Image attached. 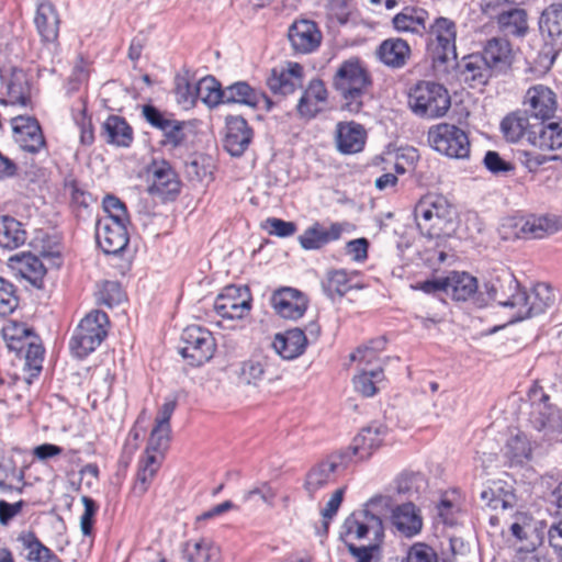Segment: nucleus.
<instances>
[{
    "instance_id": "nucleus-21",
    "label": "nucleus",
    "mask_w": 562,
    "mask_h": 562,
    "mask_svg": "<svg viewBox=\"0 0 562 562\" xmlns=\"http://www.w3.org/2000/svg\"><path fill=\"white\" fill-rule=\"evenodd\" d=\"M95 239L99 247L106 255H117L128 244L126 225L109 221H98L95 225Z\"/></svg>"
},
{
    "instance_id": "nucleus-23",
    "label": "nucleus",
    "mask_w": 562,
    "mask_h": 562,
    "mask_svg": "<svg viewBox=\"0 0 562 562\" xmlns=\"http://www.w3.org/2000/svg\"><path fill=\"white\" fill-rule=\"evenodd\" d=\"M391 524L401 536L406 538L420 533L424 525L420 509L413 501L396 505L392 509Z\"/></svg>"
},
{
    "instance_id": "nucleus-22",
    "label": "nucleus",
    "mask_w": 562,
    "mask_h": 562,
    "mask_svg": "<svg viewBox=\"0 0 562 562\" xmlns=\"http://www.w3.org/2000/svg\"><path fill=\"white\" fill-rule=\"evenodd\" d=\"M386 432L387 427L379 423H372L363 427L353 438L352 445L345 449L350 451V461L352 457H358L361 460L371 457L383 443Z\"/></svg>"
},
{
    "instance_id": "nucleus-57",
    "label": "nucleus",
    "mask_w": 562,
    "mask_h": 562,
    "mask_svg": "<svg viewBox=\"0 0 562 562\" xmlns=\"http://www.w3.org/2000/svg\"><path fill=\"white\" fill-rule=\"evenodd\" d=\"M170 434L171 427L155 425L150 432L144 456L156 454L157 452L166 450L170 441Z\"/></svg>"
},
{
    "instance_id": "nucleus-26",
    "label": "nucleus",
    "mask_w": 562,
    "mask_h": 562,
    "mask_svg": "<svg viewBox=\"0 0 562 562\" xmlns=\"http://www.w3.org/2000/svg\"><path fill=\"white\" fill-rule=\"evenodd\" d=\"M18 550L29 562H61V560L46 547L34 531H22L16 537Z\"/></svg>"
},
{
    "instance_id": "nucleus-30",
    "label": "nucleus",
    "mask_w": 562,
    "mask_h": 562,
    "mask_svg": "<svg viewBox=\"0 0 562 562\" xmlns=\"http://www.w3.org/2000/svg\"><path fill=\"white\" fill-rule=\"evenodd\" d=\"M327 101V89L323 80L315 78L308 82V86L302 93L296 105L297 112L302 117L313 119L323 109Z\"/></svg>"
},
{
    "instance_id": "nucleus-38",
    "label": "nucleus",
    "mask_w": 562,
    "mask_h": 562,
    "mask_svg": "<svg viewBox=\"0 0 562 562\" xmlns=\"http://www.w3.org/2000/svg\"><path fill=\"white\" fill-rule=\"evenodd\" d=\"M528 422L532 428L546 435L558 432L562 428L560 411L551 403L530 409Z\"/></svg>"
},
{
    "instance_id": "nucleus-13",
    "label": "nucleus",
    "mask_w": 562,
    "mask_h": 562,
    "mask_svg": "<svg viewBox=\"0 0 562 562\" xmlns=\"http://www.w3.org/2000/svg\"><path fill=\"white\" fill-rule=\"evenodd\" d=\"M13 139L19 147L30 154L46 148V140L38 121L34 116L16 115L10 120Z\"/></svg>"
},
{
    "instance_id": "nucleus-48",
    "label": "nucleus",
    "mask_w": 562,
    "mask_h": 562,
    "mask_svg": "<svg viewBox=\"0 0 562 562\" xmlns=\"http://www.w3.org/2000/svg\"><path fill=\"white\" fill-rule=\"evenodd\" d=\"M8 347L16 352H22L25 341L34 339L36 335L25 323L11 322L2 329Z\"/></svg>"
},
{
    "instance_id": "nucleus-14",
    "label": "nucleus",
    "mask_w": 562,
    "mask_h": 562,
    "mask_svg": "<svg viewBox=\"0 0 562 562\" xmlns=\"http://www.w3.org/2000/svg\"><path fill=\"white\" fill-rule=\"evenodd\" d=\"M479 54L498 77L509 74L515 61L513 45L504 37L488 38Z\"/></svg>"
},
{
    "instance_id": "nucleus-5",
    "label": "nucleus",
    "mask_w": 562,
    "mask_h": 562,
    "mask_svg": "<svg viewBox=\"0 0 562 562\" xmlns=\"http://www.w3.org/2000/svg\"><path fill=\"white\" fill-rule=\"evenodd\" d=\"M109 317L106 313L94 310L88 313L76 327L69 347L79 359L87 357L101 345L108 335Z\"/></svg>"
},
{
    "instance_id": "nucleus-46",
    "label": "nucleus",
    "mask_w": 562,
    "mask_h": 562,
    "mask_svg": "<svg viewBox=\"0 0 562 562\" xmlns=\"http://www.w3.org/2000/svg\"><path fill=\"white\" fill-rule=\"evenodd\" d=\"M182 558L187 562H217L220 549L206 539L188 541L183 546Z\"/></svg>"
},
{
    "instance_id": "nucleus-58",
    "label": "nucleus",
    "mask_w": 562,
    "mask_h": 562,
    "mask_svg": "<svg viewBox=\"0 0 562 562\" xmlns=\"http://www.w3.org/2000/svg\"><path fill=\"white\" fill-rule=\"evenodd\" d=\"M187 123L184 121H178L171 117L168 122V127H166V130H161L164 136L161 144L170 146L171 148L181 146L187 138L184 132Z\"/></svg>"
},
{
    "instance_id": "nucleus-59",
    "label": "nucleus",
    "mask_w": 562,
    "mask_h": 562,
    "mask_svg": "<svg viewBox=\"0 0 562 562\" xmlns=\"http://www.w3.org/2000/svg\"><path fill=\"white\" fill-rule=\"evenodd\" d=\"M424 477L419 473H404L396 481V493L407 497L409 501L414 495L419 494Z\"/></svg>"
},
{
    "instance_id": "nucleus-32",
    "label": "nucleus",
    "mask_w": 562,
    "mask_h": 562,
    "mask_svg": "<svg viewBox=\"0 0 562 562\" xmlns=\"http://www.w3.org/2000/svg\"><path fill=\"white\" fill-rule=\"evenodd\" d=\"M429 13L418 5L404 7L392 20L393 26L401 33L423 35L427 30Z\"/></svg>"
},
{
    "instance_id": "nucleus-25",
    "label": "nucleus",
    "mask_w": 562,
    "mask_h": 562,
    "mask_svg": "<svg viewBox=\"0 0 562 562\" xmlns=\"http://www.w3.org/2000/svg\"><path fill=\"white\" fill-rule=\"evenodd\" d=\"M460 74L471 88H482L486 86L494 77H498L484 58L476 53H472L462 58Z\"/></svg>"
},
{
    "instance_id": "nucleus-3",
    "label": "nucleus",
    "mask_w": 562,
    "mask_h": 562,
    "mask_svg": "<svg viewBox=\"0 0 562 562\" xmlns=\"http://www.w3.org/2000/svg\"><path fill=\"white\" fill-rule=\"evenodd\" d=\"M408 105L415 115L432 120L446 115L451 106V99L442 85L420 81L411 90Z\"/></svg>"
},
{
    "instance_id": "nucleus-19",
    "label": "nucleus",
    "mask_w": 562,
    "mask_h": 562,
    "mask_svg": "<svg viewBox=\"0 0 562 562\" xmlns=\"http://www.w3.org/2000/svg\"><path fill=\"white\" fill-rule=\"evenodd\" d=\"M252 137L254 131L243 116L226 117L224 148L231 156L240 157L249 147Z\"/></svg>"
},
{
    "instance_id": "nucleus-49",
    "label": "nucleus",
    "mask_w": 562,
    "mask_h": 562,
    "mask_svg": "<svg viewBox=\"0 0 562 562\" xmlns=\"http://www.w3.org/2000/svg\"><path fill=\"white\" fill-rule=\"evenodd\" d=\"M24 345L25 348L22 352H24L25 367L29 370L26 381L27 383H31V380L36 378L42 370L44 348L37 335L34 336V339L25 341Z\"/></svg>"
},
{
    "instance_id": "nucleus-17",
    "label": "nucleus",
    "mask_w": 562,
    "mask_h": 562,
    "mask_svg": "<svg viewBox=\"0 0 562 562\" xmlns=\"http://www.w3.org/2000/svg\"><path fill=\"white\" fill-rule=\"evenodd\" d=\"M303 67L299 63H289L271 69L267 86L274 95L286 97L302 87Z\"/></svg>"
},
{
    "instance_id": "nucleus-47",
    "label": "nucleus",
    "mask_w": 562,
    "mask_h": 562,
    "mask_svg": "<svg viewBox=\"0 0 562 562\" xmlns=\"http://www.w3.org/2000/svg\"><path fill=\"white\" fill-rule=\"evenodd\" d=\"M194 97L213 109L224 101V88L213 76H205L194 85Z\"/></svg>"
},
{
    "instance_id": "nucleus-1",
    "label": "nucleus",
    "mask_w": 562,
    "mask_h": 562,
    "mask_svg": "<svg viewBox=\"0 0 562 562\" xmlns=\"http://www.w3.org/2000/svg\"><path fill=\"white\" fill-rule=\"evenodd\" d=\"M331 85L342 101V108L350 113H359L372 88V78L366 65L351 57L337 67Z\"/></svg>"
},
{
    "instance_id": "nucleus-50",
    "label": "nucleus",
    "mask_w": 562,
    "mask_h": 562,
    "mask_svg": "<svg viewBox=\"0 0 562 562\" xmlns=\"http://www.w3.org/2000/svg\"><path fill=\"white\" fill-rule=\"evenodd\" d=\"M384 380L382 368L372 370L363 369L353 378L355 390L366 397H371L378 392V384Z\"/></svg>"
},
{
    "instance_id": "nucleus-10",
    "label": "nucleus",
    "mask_w": 562,
    "mask_h": 562,
    "mask_svg": "<svg viewBox=\"0 0 562 562\" xmlns=\"http://www.w3.org/2000/svg\"><path fill=\"white\" fill-rule=\"evenodd\" d=\"M341 537L345 540L370 539V542H383L384 526L380 516L371 513L368 508L351 513L342 524Z\"/></svg>"
},
{
    "instance_id": "nucleus-11",
    "label": "nucleus",
    "mask_w": 562,
    "mask_h": 562,
    "mask_svg": "<svg viewBox=\"0 0 562 562\" xmlns=\"http://www.w3.org/2000/svg\"><path fill=\"white\" fill-rule=\"evenodd\" d=\"M517 308L513 322H520L544 313L555 302L553 289L547 283L536 284L529 292L521 289L517 296Z\"/></svg>"
},
{
    "instance_id": "nucleus-43",
    "label": "nucleus",
    "mask_w": 562,
    "mask_h": 562,
    "mask_svg": "<svg viewBox=\"0 0 562 562\" xmlns=\"http://www.w3.org/2000/svg\"><path fill=\"white\" fill-rule=\"evenodd\" d=\"M160 464L161 461L157 454H148L142 457L138 462V470L132 488V492L135 496L142 497L145 495L150 484L153 483L160 468Z\"/></svg>"
},
{
    "instance_id": "nucleus-4",
    "label": "nucleus",
    "mask_w": 562,
    "mask_h": 562,
    "mask_svg": "<svg viewBox=\"0 0 562 562\" xmlns=\"http://www.w3.org/2000/svg\"><path fill=\"white\" fill-rule=\"evenodd\" d=\"M426 50L435 66L457 59V23L446 16L436 18L426 30Z\"/></svg>"
},
{
    "instance_id": "nucleus-56",
    "label": "nucleus",
    "mask_w": 562,
    "mask_h": 562,
    "mask_svg": "<svg viewBox=\"0 0 562 562\" xmlns=\"http://www.w3.org/2000/svg\"><path fill=\"white\" fill-rule=\"evenodd\" d=\"M19 306L16 286L10 281L0 278V316L12 314Z\"/></svg>"
},
{
    "instance_id": "nucleus-36",
    "label": "nucleus",
    "mask_w": 562,
    "mask_h": 562,
    "mask_svg": "<svg viewBox=\"0 0 562 562\" xmlns=\"http://www.w3.org/2000/svg\"><path fill=\"white\" fill-rule=\"evenodd\" d=\"M515 227L518 228L515 233L518 238H543L559 229L558 222L548 216L520 218L515 222Z\"/></svg>"
},
{
    "instance_id": "nucleus-7",
    "label": "nucleus",
    "mask_w": 562,
    "mask_h": 562,
    "mask_svg": "<svg viewBox=\"0 0 562 562\" xmlns=\"http://www.w3.org/2000/svg\"><path fill=\"white\" fill-rule=\"evenodd\" d=\"M428 142L435 150L450 158L463 159L470 154L468 134L453 124L440 123L430 127Z\"/></svg>"
},
{
    "instance_id": "nucleus-18",
    "label": "nucleus",
    "mask_w": 562,
    "mask_h": 562,
    "mask_svg": "<svg viewBox=\"0 0 562 562\" xmlns=\"http://www.w3.org/2000/svg\"><path fill=\"white\" fill-rule=\"evenodd\" d=\"M307 299L304 293L294 288H280L271 295V304L277 314L283 318L297 319L307 308Z\"/></svg>"
},
{
    "instance_id": "nucleus-42",
    "label": "nucleus",
    "mask_w": 562,
    "mask_h": 562,
    "mask_svg": "<svg viewBox=\"0 0 562 562\" xmlns=\"http://www.w3.org/2000/svg\"><path fill=\"white\" fill-rule=\"evenodd\" d=\"M267 375L270 380L274 378L271 371V359L267 356H252L240 366L239 378L247 384L257 385Z\"/></svg>"
},
{
    "instance_id": "nucleus-15",
    "label": "nucleus",
    "mask_w": 562,
    "mask_h": 562,
    "mask_svg": "<svg viewBox=\"0 0 562 562\" xmlns=\"http://www.w3.org/2000/svg\"><path fill=\"white\" fill-rule=\"evenodd\" d=\"M485 289L488 296L498 305L516 311L517 296L521 293V288L514 274L507 269H502L499 273L487 281Z\"/></svg>"
},
{
    "instance_id": "nucleus-27",
    "label": "nucleus",
    "mask_w": 562,
    "mask_h": 562,
    "mask_svg": "<svg viewBox=\"0 0 562 562\" xmlns=\"http://www.w3.org/2000/svg\"><path fill=\"white\" fill-rule=\"evenodd\" d=\"M34 23L42 42L56 46L60 21L53 3L46 0L38 2Z\"/></svg>"
},
{
    "instance_id": "nucleus-54",
    "label": "nucleus",
    "mask_w": 562,
    "mask_h": 562,
    "mask_svg": "<svg viewBox=\"0 0 562 562\" xmlns=\"http://www.w3.org/2000/svg\"><path fill=\"white\" fill-rule=\"evenodd\" d=\"M103 210L106 215L99 221L115 222L117 224L127 225L130 217L125 204L114 195H106L103 199Z\"/></svg>"
},
{
    "instance_id": "nucleus-37",
    "label": "nucleus",
    "mask_w": 562,
    "mask_h": 562,
    "mask_svg": "<svg viewBox=\"0 0 562 562\" xmlns=\"http://www.w3.org/2000/svg\"><path fill=\"white\" fill-rule=\"evenodd\" d=\"M101 136L108 144L128 147L133 142V130L124 117L109 115L102 124Z\"/></svg>"
},
{
    "instance_id": "nucleus-24",
    "label": "nucleus",
    "mask_w": 562,
    "mask_h": 562,
    "mask_svg": "<svg viewBox=\"0 0 562 562\" xmlns=\"http://www.w3.org/2000/svg\"><path fill=\"white\" fill-rule=\"evenodd\" d=\"M344 232V224L331 223L329 227L315 222L299 236V243L305 250H317L329 243L340 239Z\"/></svg>"
},
{
    "instance_id": "nucleus-61",
    "label": "nucleus",
    "mask_w": 562,
    "mask_h": 562,
    "mask_svg": "<svg viewBox=\"0 0 562 562\" xmlns=\"http://www.w3.org/2000/svg\"><path fill=\"white\" fill-rule=\"evenodd\" d=\"M328 295H345L350 289L349 279L344 270L329 272L327 281L323 284Z\"/></svg>"
},
{
    "instance_id": "nucleus-29",
    "label": "nucleus",
    "mask_w": 562,
    "mask_h": 562,
    "mask_svg": "<svg viewBox=\"0 0 562 562\" xmlns=\"http://www.w3.org/2000/svg\"><path fill=\"white\" fill-rule=\"evenodd\" d=\"M525 110H517L507 114L501 122V131L505 139L509 143H518L526 138L530 144V134L535 131L536 122Z\"/></svg>"
},
{
    "instance_id": "nucleus-6",
    "label": "nucleus",
    "mask_w": 562,
    "mask_h": 562,
    "mask_svg": "<svg viewBox=\"0 0 562 562\" xmlns=\"http://www.w3.org/2000/svg\"><path fill=\"white\" fill-rule=\"evenodd\" d=\"M181 342L180 355L192 367H201L209 362L216 349L213 334L199 325L187 326L182 330Z\"/></svg>"
},
{
    "instance_id": "nucleus-31",
    "label": "nucleus",
    "mask_w": 562,
    "mask_h": 562,
    "mask_svg": "<svg viewBox=\"0 0 562 562\" xmlns=\"http://www.w3.org/2000/svg\"><path fill=\"white\" fill-rule=\"evenodd\" d=\"M367 133L361 124L355 122L338 123L336 146L339 153L350 155L359 153L366 144Z\"/></svg>"
},
{
    "instance_id": "nucleus-55",
    "label": "nucleus",
    "mask_w": 562,
    "mask_h": 562,
    "mask_svg": "<svg viewBox=\"0 0 562 562\" xmlns=\"http://www.w3.org/2000/svg\"><path fill=\"white\" fill-rule=\"evenodd\" d=\"M381 543L370 542L367 546H356L353 542L345 540L348 552L355 559V562H380Z\"/></svg>"
},
{
    "instance_id": "nucleus-33",
    "label": "nucleus",
    "mask_w": 562,
    "mask_h": 562,
    "mask_svg": "<svg viewBox=\"0 0 562 562\" xmlns=\"http://www.w3.org/2000/svg\"><path fill=\"white\" fill-rule=\"evenodd\" d=\"M539 29L543 36L550 40L554 50L552 60L559 50L562 49V3H552L541 14Z\"/></svg>"
},
{
    "instance_id": "nucleus-44",
    "label": "nucleus",
    "mask_w": 562,
    "mask_h": 562,
    "mask_svg": "<svg viewBox=\"0 0 562 562\" xmlns=\"http://www.w3.org/2000/svg\"><path fill=\"white\" fill-rule=\"evenodd\" d=\"M26 232L21 222L12 216H0V247L13 250L24 245Z\"/></svg>"
},
{
    "instance_id": "nucleus-63",
    "label": "nucleus",
    "mask_w": 562,
    "mask_h": 562,
    "mask_svg": "<svg viewBox=\"0 0 562 562\" xmlns=\"http://www.w3.org/2000/svg\"><path fill=\"white\" fill-rule=\"evenodd\" d=\"M85 510L80 517V530L83 536H91L94 525V516L99 509V505L91 497L83 495L81 496Z\"/></svg>"
},
{
    "instance_id": "nucleus-35",
    "label": "nucleus",
    "mask_w": 562,
    "mask_h": 562,
    "mask_svg": "<svg viewBox=\"0 0 562 562\" xmlns=\"http://www.w3.org/2000/svg\"><path fill=\"white\" fill-rule=\"evenodd\" d=\"M412 54L408 43L400 37L384 40L376 49L379 59L387 67L398 69L406 65Z\"/></svg>"
},
{
    "instance_id": "nucleus-45",
    "label": "nucleus",
    "mask_w": 562,
    "mask_h": 562,
    "mask_svg": "<svg viewBox=\"0 0 562 562\" xmlns=\"http://www.w3.org/2000/svg\"><path fill=\"white\" fill-rule=\"evenodd\" d=\"M223 104H243L257 108L260 104V95L248 82L237 81L224 88Z\"/></svg>"
},
{
    "instance_id": "nucleus-64",
    "label": "nucleus",
    "mask_w": 562,
    "mask_h": 562,
    "mask_svg": "<svg viewBox=\"0 0 562 562\" xmlns=\"http://www.w3.org/2000/svg\"><path fill=\"white\" fill-rule=\"evenodd\" d=\"M143 115L145 120L157 130H166L168 127V122L171 120V115L161 112L159 109L151 104H146L143 106Z\"/></svg>"
},
{
    "instance_id": "nucleus-39",
    "label": "nucleus",
    "mask_w": 562,
    "mask_h": 562,
    "mask_svg": "<svg viewBox=\"0 0 562 562\" xmlns=\"http://www.w3.org/2000/svg\"><path fill=\"white\" fill-rule=\"evenodd\" d=\"M498 30L505 35L524 36L528 31L526 10L512 3L495 19Z\"/></svg>"
},
{
    "instance_id": "nucleus-8",
    "label": "nucleus",
    "mask_w": 562,
    "mask_h": 562,
    "mask_svg": "<svg viewBox=\"0 0 562 562\" xmlns=\"http://www.w3.org/2000/svg\"><path fill=\"white\" fill-rule=\"evenodd\" d=\"M147 192L161 201H173L181 191V180L166 159H153L146 167Z\"/></svg>"
},
{
    "instance_id": "nucleus-20",
    "label": "nucleus",
    "mask_w": 562,
    "mask_h": 562,
    "mask_svg": "<svg viewBox=\"0 0 562 562\" xmlns=\"http://www.w3.org/2000/svg\"><path fill=\"white\" fill-rule=\"evenodd\" d=\"M288 37L294 52L308 54L318 48L322 33L311 20L294 21L288 30Z\"/></svg>"
},
{
    "instance_id": "nucleus-52",
    "label": "nucleus",
    "mask_w": 562,
    "mask_h": 562,
    "mask_svg": "<svg viewBox=\"0 0 562 562\" xmlns=\"http://www.w3.org/2000/svg\"><path fill=\"white\" fill-rule=\"evenodd\" d=\"M11 261H15L19 265V270L25 279L36 281L42 279L46 269L41 259L30 252H22L11 258Z\"/></svg>"
},
{
    "instance_id": "nucleus-41",
    "label": "nucleus",
    "mask_w": 562,
    "mask_h": 562,
    "mask_svg": "<svg viewBox=\"0 0 562 562\" xmlns=\"http://www.w3.org/2000/svg\"><path fill=\"white\" fill-rule=\"evenodd\" d=\"M8 102L21 106H27L31 101V85L26 72L13 68L7 80Z\"/></svg>"
},
{
    "instance_id": "nucleus-51",
    "label": "nucleus",
    "mask_w": 562,
    "mask_h": 562,
    "mask_svg": "<svg viewBox=\"0 0 562 562\" xmlns=\"http://www.w3.org/2000/svg\"><path fill=\"white\" fill-rule=\"evenodd\" d=\"M512 535L519 541L526 542L520 548H530L536 549L538 544L541 543V539L537 532L536 527L528 521V518L524 515H520L516 518L510 525Z\"/></svg>"
},
{
    "instance_id": "nucleus-12",
    "label": "nucleus",
    "mask_w": 562,
    "mask_h": 562,
    "mask_svg": "<svg viewBox=\"0 0 562 562\" xmlns=\"http://www.w3.org/2000/svg\"><path fill=\"white\" fill-rule=\"evenodd\" d=\"M251 308V297L247 288L228 285L216 296L215 312L223 318L240 319Z\"/></svg>"
},
{
    "instance_id": "nucleus-28",
    "label": "nucleus",
    "mask_w": 562,
    "mask_h": 562,
    "mask_svg": "<svg viewBox=\"0 0 562 562\" xmlns=\"http://www.w3.org/2000/svg\"><path fill=\"white\" fill-rule=\"evenodd\" d=\"M307 336L301 328H291L284 333H278L272 341L274 351L284 360H293L306 349Z\"/></svg>"
},
{
    "instance_id": "nucleus-62",
    "label": "nucleus",
    "mask_w": 562,
    "mask_h": 562,
    "mask_svg": "<svg viewBox=\"0 0 562 562\" xmlns=\"http://www.w3.org/2000/svg\"><path fill=\"white\" fill-rule=\"evenodd\" d=\"M406 562H439V557L429 544L415 542L407 551Z\"/></svg>"
},
{
    "instance_id": "nucleus-34",
    "label": "nucleus",
    "mask_w": 562,
    "mask_h": 562,
    "mask_svg": "<svg viewBox=\"0 0 562 562\" xmlns=\"http://www.w3.org/2000/svg\"><path fill=\"white\" fill-rule=\"evenodd\" d=\"M530 136V145L541 150L562 148V120L536 122L535 131Z\"/></svg>"
},
{
    "instance_id": "nucleus-53",
    "label": "nucleus",
    "mask_w": 562,
    "mask_h": 562,
    "mask_svg": "<svg viewBox=\"0 0 562 562\" xmlns=\"http://www.w3.org/2000/svg\"><path fill=\"white\" fill-rule=\"evenodd\" d=\"M505 456L512 464H522L531 457L529 440L524 435L512 437L505 446Z\"/></svg>"
},
{
    "instance_id": "nucleus-2",
    "label": "nucleus",
    "mask_w": 562,
    "mask_h": 562,
    "mask_svg": "<svg viewBox=\"0 0 562 562\" xmlns=\"http://www.w3.org/2000/svg\"><path fill=\"white\" fill-rule=\"evenodd\" d=\"M414 215L419 231L429 238L449 236L452 232L453 210L443 195L426 194L416 204Z\"/></svg>"
},
{
    "instance_id": "nucleus-16",
    "label": "nucleus",
    "mask_w": 562,
    "mask_h": 562,
    "mask_svg": "<svg viewBox=\"0 0 562 562\" xmlns=\"http://www.w3.org/2000/svg\"><path fill=\"white\" fill-rule=\"evenodd\" d=\"M524 105L533 122L550 121L557 110V97L550 88L537 85L527 90Z\"/></svg>"
},
{
    "instance_id": "nucleus-60",
    "label": "nucleus",
    "mask_w": 562,
    "mask_h": 562,
    "mask_svg": "<svg viewBox=\"0 0 562 562\" xmlns=\"http://www.w3.org/2000/svg\"><path fill=\"white\" fill-rule=\"evenodd\" d=\"M386 346V338L384 336L371 339L367 345L358 347L355 352L350 355L351 360H360L370 363L376 353L384 350Z\"/></svg>"
},
{
    "instance_id": "nucleus-40",
    "label": "nucleus",
    "mask_w": 562,
    "mask_h": 562,
    "mask_svg": "<svg viewBox=\"0 0 562 562\" xmlns=\"http://www.w3.org/2000/svg\"><path fill=\"white\" fill-rule=\"evenodd\" d=\"M446 294L452 300L464 302L471 299L477 291V280L468 272L452 271L446 277Z\"/></svg>"
},
{
    "instance_id": "nucleus-9",
    "label": "nucleus",
    "mask_w": 562,
    "mask_h": 562,
    "mask_svg": "<svg viewBox=\"0 0 562 562\" xmlns=\"http://www.w3.org/2000/svg\"><path fill=\"white\" fill-rule=\"evenodd\" d=\"M350 463V451L339 450L315 463L305 474L303 488L312 499L315 494L334 481L335 473Z\"/></svg>"
}]
</instances>
